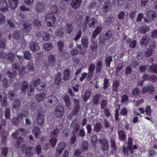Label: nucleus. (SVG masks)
<instances>
[{"instance_id": "obj_1", "label": "nucleus", "mask_w": 157, "mask_h": 157, "mask_svg": "<svg viewBox=\"0 0 157 157\" xmlns=\"http://www.w3.org/2000/svg\"><path fill=\"white\" fill-rule=\"evenodd\" d=\"M45 112L43 110H38L36 115V122L40 126H42L44 122Z\"/></svg>"}, {"instance_id": "obj_2", "label": "nucleus", "mask_w": 157, "mask_h": 157, "mask_svg": "<svg viewBox=\"0 0 157 157\" xmlns=\"http://www.w3.org/2000/svg\"><path fill=\"white\" fill-rule=\"evenodd\" d=\"M46 9V4L44 2H38L35 4L34 10L37 13H41L45 10Z\"/></svg>"}, {"instance_id": "obj_3", "label": "nucleus", "mask_w": 157, "mask_h": 157, "mask_svg": "<svg viewBox=\"0 0 157 157\" xmlns=\"http://www.w3.org/2000/svg\"><path fill=\"white\" fill-rule=\"evenodd\" d=\"M98 141L100 143L99 144L101 149L103 151H107L109 147L108 141L105 138L99 139Z\"/></svg>"}, {"instance_id": "obj_4", "label": "nucleus", "mask_w": 157, "mask_h": 157, "mask_svg": "<svg viewBox=\"0 0 157 157\" xmlns=\"http://www.w3.org/2000/svg\"><path fill=\"white\" fill-rule=\"evenodd\" d=\"M80 125L78 119H74L72 121L70 125V127L73 129L72 133L74 134H76L79 129Z\"/></svg>"}, {"instance_id": "obj_5", "label": "nucleus", "mask_w": 157, "mask_h": 157, "mask_svg": "<svg viewBox=\"0 0 157 157\" xmlns=\"http://www.w3.org/2000/svg\"><path fill=\"white\" fill-rule=\"evenodd\" d=\"M48 63H45L44 66L46 68H48V66L54 67L56 63V58L55 56L51 54L48 56Z\"/></svg>"}, {"instance_id": "obj_6", "label": "nucleus", "mask_w": 157, "mask_h": 157, "mask_svg": "<svg viewBox=\"0 0 157 157\" xmlns=\"http://www.w3.org/2000/svg\"><path fill=\"white\" fill-rule=\"evenodd\" d=\"M64 107L61 105L56 106L55 108V114L56 117H61L63 115L64 112Z\"/></svg>"}, {"instance_id": "obj_7", "label": "nucleus", "mask_w": 157, "mask_h": 157, "mask_svg": "<svg viewBox=\"0 0 157 157\" xmlns=\"http://www.w3.org/2000/svg\"><path fill=\"white\" fill-rule=\"evenodd\" d=\"M9 6L6 1L2 0L0 1V10L3 12L8 11Z\"/></svg>"}, {"instance_id": "obj_8", "label": "nucleus", "mask_w": 157, "mask_h": 157, "mask_svg": "<svg viewBox=\"0 0 157 157\" xmlns=\"http://www.w3.org/2000/svg\"><path fill=\"white\" fill-rule=\"evenodd\" d=\"M82 2V0H72L71 6L72 8L77 9L80 7Z\"/></svg>"}, {"instance_id": "obj_9", "label": "nucleus", "mask_w": 157, "mask_h": 157, "mask_svg": "<svg viewBox=\"0 0 157 157\" xmlns=\"http://www.w3.org/2000/svg\"><path fill=\"white\" fill-rule=\"evenodd\" d=\"M146 16L149 20H152L155 18L156 13L154 10H149L146 13Z\"/></svg>"}, {"instance_id": "obj_10", "label": "nucleus", "mask_w": 157, "mask_h": 157, "mask_svg": "<svg viewBox=\"0 0 157 157\" xmlns=\"http://www.w3.org/2000/svg\"><path fill=\"white\" fill-rule=\"evenodd\" d=\"M44 19L45 21H51L53 24L56 22V17L54 13H52L47 14L45 17Z\"/></svg>"}, {"instance_id": "obj_11", "label": "nucleus", "mask_w": 157, "mask_h": 157, "mask_svg": "<svg viewBox=\"0 0 157 157\" xmlns=\"http://www.w3.org/2000/svg\"><path fill=\"white\" fill-rule=\"evenodd\" d=\"M66 144L64 142H61L58 145L56 149V154H61L63 151L65 146Z\"/></svg>"}, {"instance_id": "obj_12", "label": "nucleus", "mask_w": 157, "mask_h": 157, "mask_svg": "<svg viewBox=\"0 0 157 157\" xmlns=\"http://www.w3.org/2000/svg\"><path fill=\"white\" fill-rule=\"evenodd\" d=\"M30 48L33 51L36 52L40 49V47L38 44L35 42H32L29 45Z\"/></svg>"}, {"instance_id": "obj_13", "label": "nucleus", "mask_w": 157, "mask_h": 157, "mask_svg": "<svg viewBox=\"0 0 157 157\" xmlns=\"http://www.w3.org/2000/svg\"><path fill=\"white\" fill-rule=\"evenodd\" d=\"M149 40L150 38L148 36H144L140 41V44L142 46H145L149 44Z\"/></svg>"}, {"instance_id": "obj_14", "label": "nucleus", "mask_w": 157, "mask_h": 157, "mask_svg": "<svg viewBox=\"0 0 157 157\" xmlns=\"http://www.w3.org/2000/svg\"><path fill=\"white\" fill-rule=\"evenodd\" d=\"M120 86V82L118 80L113 81L112 91L113 92L117 93L118 90V88Z\"/></svg>"}, {"instance_id": "obj_15", "label": "nucleus", "mask_w": 157, "mask_h": 157, "mask_svg": "<svg viewBox=\"0 0 157 157\" xmlns=\"http://www.w3.org/2000/svg\"><path fill=\"white\" fill-rule=\"evenodd\" d=\"M34 151L33 147H27L25 150V153L28 156H31L34 154Z\"/></svg>"}, {"instance_id": "obj_16", "label": "nucleus", "mask_w": 157, "mask_h": 157, "mask_svg": "<svg viewBox=\"0 0 157 157\" xmlns=\"http://www.w3.org/2000/svg\"><path fill=\"white\" fill-rule=\"evenodd\" d=\"M10 8L14 10L17 7L19 2V0H8Z\"/></svg>"}, {"instance_id": "obj_17", "label": "nucleus", "mask_w": 157, "mask_h": 157, "mask_svg": "<svg viewBox=\"0 0 157 157\" xmlns=\"http://www.w3.org/2000/svg\"><path fill=\"white\" fill-rule=\"evenodd\" d=\"M111 5L110 2L108 1H105L104 3L102 10L105 12H107L109 10Z\"/></svg>"}, {"instance_id": "obj_18", "label": "nucleus", "mask_w": 157, "mask_h": 157, "mask_svg": "<svg viewBox=\"0 0 157 157\" xmlns=\"http://www.w3.org/2000/svg\"><path fill=\"white\" fill-rule=\"evenodd\" d=\"M61 76V74L59 72H58L55 76V82L56 84L59 85L61 83L62 79Z\"/></svg>"}, {"instance_id": "obj_19", "label": "nucleus", "mask_w": 157, "mask_h": 157, "mask_svg": "<svg viewBox=\"0 0 157 157\" xmlns=\"http://www.w3.org/2000/svg\"><path fill=\"white\" fill-rule=\"evenodd\" d=\"M102 128V126L100 122L96 123L94 125V131L96 132H100Z\"/></svg>"}, {"instance_id": "obj_20", "label": "nucleus", "mask_w": 157, "mask_h": 157, "mask_svg": "<svg viewBox=\"0 0 157 157\" xmlns=\"http://www.w3.org/2000/svg\"><path fill=\"white\" fill-rule=\"evenodd\" d=\"M28 88V83L26 81H23L21 84V90L24 94H25Z\"/></svg>"}, {"instance_id": "obj_21", "label": "nucleus", "mask_w": 157, "mask_h": 157, "mask_svg": "<svg viewBox=\"0 0 157 157\" xmlns=\"http://www.w3.org/2000/svg\"><path fill=\"white\" fill-rule=\"evenodd\" d=\"M33 132L36 138H38L40 136L41 132L38 127H34L33 130Z\"/></svg>"}, {"instance_id": "obj_22", "label": "nucleus", "mask_w": 157, "mask_h": 157, "mask_svg": "<svg viewBox=\"0 0 157 157\" xmlns=\"http://www.w3.org/2000/svg\"><path fill=\"white\" fill-rule=\"evenodd\" d=\"M71 71L69 69H66L63 72V79L64 81H67L70 77Z\"/></svg>"}, {"instance_id": "obj_23", "label": "nucleus", "mask_w": 157, "mask_h": 157, "mask_svg": "<svg viewBox=\"0 0 157 157\" xmlns=\"http://www.w3.org/2000/svg\"><path fill=\"white\" fill-rule=\"evenodd\" d=\"M100 95L99 94H96L94 96L92 99V101L93 104L95 105H97L100 103Z\"/></svg>"}, {"instance_id": "obj_24", "label": "nucleus", "mask_w": 157, "mask_h": 157, "mask_svg": "<svg viewBox=\"0 0 157 157\" xmlns=\"http://www.w3.org/2000/svg\"><path fill=\"white\" fill-rule=\"evenodd\" d=\"M48 101L50 104H56L58 102L57 98L55 96L52 95L48 96Z\"/></svg>"}, {"instance_id": "obj_25", "label": "nucleus", "mask_w": 157, "mask_h": 157, "mask_svg": "<svg viewBox=\"0 0 157 157\" xmlns=\"http://www.w3.org/2000/svg\"><path fill=\"white\" fill-rule=\"evenodd\" d=\"M91 92L90 91L87 90L84 94L82 98L84 101H86L90 97Z\"/></svg>"}, {"instance_id": "obj_26", "label": "nucleus", "mask_w": 157, "mask_h": 157, "mask_svg": "<svg viewBox=\"0 0 157 157\" xmlns=\"http://www.w3.org/2000/svg\"><path fill=\"white\" fill-rule=\"evenodd\" d=\"M102 28L101 27L98 26L96 27L95 30L94 31L92 36L93 38H95L102 31Z\"/></svg>"}, {"instance_id": "obj_27", "label": "nucleus", "mask_w": 157, "mask_h": 157, "mask_svg": "<svg viewBox=\"0 0 157 157\" xmlns=\"http://www.w3.org/2000/svg\"><path fill=\"white\" fill-rule=\"evenodd\" d=\"M149 72L152 73L156 74L157 73V66L154 65L151 66L148 69Z\"/></svg>"}, {"instance_id": "obj_28", "label": "nucleus", "mask_w": 157, "mask_h": 157, "mask_svg": "<svg viewBox=\"0 0 157 157\" xmlns=\"http://www.w3.org/2000/svg\"><path fill=\"white\" fill-rule=\"evenodd\" d=\"M149 29L146 26H142L140 27L138 29L139 32L141 34H144L148 32Z\"/></svg>"}, {"instance_id": "obj_29", "label": "nucleus", "mask_w": 157, "mask_h": 157, "mask_svg": "<svg viewBox=\"0 0 157 157\" xmlns=\"http://www.w3.org/2000/svg\"><path fill=\"white\" fill-rule=\"evenodd\" d=\"M66 32L67 33L70 34L72 31L73 27L71 23H68L66 25Z\"/></svg>"}, {"instance_id": "obj_30", "label": "nucleus", "mask_w": 157, "mask_h": 157, "mask_svg": "<svg viewBox=\"0 0 157 157\" xmlns=\"http://www.w3.org/2000/svg\"><path fill=\"white\" fill-rule=\"evenodd\" d=\"M119 138L121 140L124 141L126 139V135L124 131L120 130L118 132Z\"/></svg>"}, {"instance_id": "obj_31", "label": "nucleus", "mask_w": 157, "mask_h": 157, "mask_svg": "<svg viewBox=\"0 0 157 157\" xmlns=\"http://www.w3.org/2000/svg\"><path fill=\"white\" fill-rule=\"evenodd\" d=\"M28 70L30 71H33L35 70L34 65L32 61L29 62L27 65Z\"/></svg>"}, {"instance_id": "obj_32", "label": "nucleus", "mask_w": 157, "mask_h": 157, "mask_svg": "<svg viewBox=\"0 0 157 157\" xmlns=\"http://www.w3.org/2000/svg\"><path fill=\"white\" fill-rule=\"evenodd\" d=\"M97 22V20L94 18H91L89 21L88 25L90 28H94V25Z\"/></svg>"}, {"instance_id": "obj_33", "label": "nucleus", "mask_w": 157, "mask_h": 157, "mask_svg": "<svg viewBox=\"0 0 157 157\" xmlns=\"http://www.w3.org/2000/svg\"><path fill=\"white\" fill-rule=\"evenodd\" d=\"M53 46L51 43H46L44 46V49L46 51H49L53 48Z\"/></svg>"}, {"instance_id": "obj_34", "label": "nucleus", "mask_w": 157, "mask_h": 157, "mask_svg": "<svg viewBox=\"0 0 157 157\" xmlns=\"http://www.w3.org/2000/svg\"><path fill=\"white\" fill-rule=\"evenodd\" d=\"M45 93H43L41 94H37L36 97V100L38 101H41L45 97Z\"/></svg>"}, {"instance_id": "obj_35", "label": "nucleus", "mask_w": 157, "mask_h": 157, "mask_svg": "<svg viewBox=\"0 0 157 157\" xmlns=\"http://www.w3.org/2000/svg\"><path fill=\"white\" fill-rule=\"evenodd\" d=\"M112 56H107L105 59V64L107 67H110L111 62L112 61Z\"/></svg>"}, {"instance_id": "obj_36", "label": "nucleus", "mask_w": 157, "mask_h": 157, "mask_svg": "<svg viewBox=\"0 0 157 157\" xmlns=\"http://www.w3.org/2000/svg\"><path fill=\"white\" fill-rule=\"evenodd\" d=\"M7 74L8 77L12 78H14L17 75L16 71L14 70L13 71L12 73L9 71H8Z\"/></svg>"}, {"instance_id": "obj_37", "label": "nucleus", "mask_w": 157, "mask_h": 157, "mask_svg": "<svg viewBox=\"0 0 157 157\" xmlns=\"http://www.w3.org/2000/svg\"><path fill=\"white\" fill-rule=\"evenodd\" d=\"M64 100L66 106L69 107L71 105L70 100L69 97L68 95H66L64 98Z\"/></svg>"}, {"instance_id": "obj_38", "label": "nucleus", "mask_w": 157, "mask_h": 157, "mask_svg": "<svg viewBox=\"0 0 157 157\" xmlns=\"http://www.w3.org/2000/svg\"><path fill=\"white\" fill-rule=\"evenodd\" d=\"M112 32L108 30L105 34V40H109L112 36Z\"/></svg>"}, {"instance_id": "obj_39", "label": "nucleus", "mask_w": 157, "mask_h": 157, "mask_svg": "<svg viewBox=\"0 0 157 157\" xmlns=\"http://www.w3.org/2000/svg\"><path fill=\"white\" fill-rule=\"evenodd\" d=\"M91 50L92 52H96L98 49V45L97 43L94 42L91 46Z\"/></svg>"}, {"instance_id": "obj_40", "label": "nucleus", "mask_w": 157, "mask_h": 157, "mask_svg": "<svg viewBox=\"0 0 157 157\" xmlns=\"http://www.w3.org/2000/svg\"><path fill=\"white\" fill-rule=\"evenodd\" d=\"M81 147L83 151H86L88 147V145L86 141H83L82 143Z\"/></svg>"}, {"instance_id": "obj_41", "label": "nucleus", "mask_w": 157, "mask_h": 157, "mask_svg": "<svg viewBox=\"0 0 157 157\" xmlns=\"http://www.w3.org/2000/svg\"><path fill=\"white\" fill-rule=\"evenodd\" d=\"M57 45L59 51L60 52H62L64 46L63 42L62 41H59L57 43Z\"/></svg>"}, {"instance_id": "obj_42", "label": "nucleus", "mask_w": 157, "mask_h": 157, "mask_svg": "<svg viewBox=\"0 0 157 157\" xmlns=\"http://www.w3.org/2000/svg\"><path fill=\"white\" fill-rule=\"evenodd\" d=\"M20 106V100L18 99L16 100L14 102L13 107L15 109L18 108Z\"/></svg>"}, {"instance_id": "obj_43", "label": "nucleus", "mask_w": 157, "mask_h": 157, "mask_svg": "<svg viewBox=\"0 0 157 157\" xmlns=\"http://www.w3.org/2000/svg\"><path fill=\"white\" fill-rule=\"evenodd\" d=\"M52 138L50 140L49 142L51 143L52 147H54L56 144L57 142L56 137H52Z\"/></svg>"}, {"instance_id": "obj_44", "label": "nucleus", "mask_w": 157, "mask_h": 157, "mask_svg": "<svg viewBox=\"0 0 157 157\" xmlns=\"http://www.w3.org/2000/svg\"><path fill=\"white\" fill-rule=\"evenodd\" d=\"M82 43L83 47L86 48L87 47L88 45V38H86L82 39Z\"/></svg>"}, {"instance_id": "obj_45", "label": "nucleus", "mask_w": 157, "mask_h": 157, "mask_svg": "<svg viewBox=\"0 0 157 157\" xmlns=\"http://www.w3.org/2000/svg\"><path fill=\"white\" fill-rule=\"evenodd\" d=\"M97 140L98 139L96 135H94L92 136L91 138V141L92 145L95 146Z\"/></svg>"}, {"instance_id": "obj_46", "label": "nucleus", "mask_w": 157, "mask_h": 157, "mask_svg": "<svg viewBox=\"0 0 157 157\" xmlns=\"http://www.w3.org/2000/svg\"><path fill=\"white\" fill-rule=\"evenodd\" d=\"M59 130L57 128H56L53 131L50 133L51 137H55L58 136L59 133Z\"/></svg>"}, {"instance_id": "obj_47", "label": "nucleus", "mask_w": 157, "mask_h": 157, "mask_svg": "<svg viewBox=\"0 0 157 157\" xmlns=\"http://www.w3.org/2000/svg\"><path fill=\"white\" fill-rule=\"evenodd\" d=\"M24 58L28 60H29L31 59V55L30 53L28 51H26L24 53Z\"/></svg>"}, {"instance_id": "obj_48", "label": "nucleus", "mask_w": 157, "mask_h": 157, "mask_svg": "<svg viewBox=\"0 0 157 157\" xmlns=\"http://www.w3.org/2000/svg\"><path fill=\"white\" fill-rule=\"evenodd\" d=\"M9 96L11 100H13L15 97V94L14 91L12 90L9 92Z\"/></svg>"}, {"instance_id": "obj_49", "label": "nucleus", "mask_w": 157, "mask_h": 157, "mask_svg": "<svg viewBox=\"0 0 157 157\" xmlns=\"http://www.w3.org/2000/svg\"><path fill=\"white\" fill-rule=\"evenodd\" d=\"M110 142L111 147L113 148V149L114 150H116L117 149V147L116 146L115 141L114 140L111 138Z\"/></svg>"}, {"instance_id": "obj_50", "label": "nucleus", "mask_w": 157, "mask_h": 157, "mask_svg": "<svg viewBox=\"0 0 157 157\" xmlns=\"http://www.w3.org/2000/svg\"><path fill=\"white\" fill-rule=\"evenodd\" d=\"M15 55L12 52H10L7 55L8 59L11 62L14 59Z\"/></svg>"}, {"instance_id": "obj_51", "label": "nucleus", "mask_w": 157, "mask_h": 157, "mask_svg": "<svg viewBox=\"0 0 157 157\" xmlns=\"http://www.w3.org/2000/svg\"><path fill=\"white\" fill-rule=\"evenodd\" d=\"M137 13L136 10L132 11L129 13V16L133 20L135 18L136 13Z\"/></svg>"}, {"instance_id": "obj_52", "label": "nucleus", "mask_w": 157, "mask_h": 157, "mask_svg": "<svg viewBox=\"0 0 157 157\" xmlns=\"http://www.w3.org/2000/svg\"><path fill=\"white\" fill-rule=\"evenodd\" d=\"M6 22L5 17L1 13H0V25L4 24Z\"/></svg>"}, {"instance_id": "obj_53", "label": "nucleus", "mask_w": 157, "mask_h": 157, "mask_svg": "<svg viewBox=\"0 0 157 157\" xmlns=\"http://www.w3.org/2000/svg\"><path fill=\"white\" fill-rule=\"evenodd\" d=\"M13 37L14 39L18 40L20 37V34L19 32H15L13 34Z\"/></svg>"}, {"instance_id": "obj_54", "label": "nucleus", "mask_w": 157, "mask_h": 157, "mask_svg": "<svg viewBox=\"0 0 157 157\" xmlns=\"http://www.w3.org/2000/svg\"><path fill=\"white\" fill-rule=\"evenodd\" d=\"M23 26L24 28L28 32H29L31 28V25L30 23L24 24Z\"/></svg>"}, {"instance_id": "obj_55", "label": "nucleus", "mask_w": 157, "mask_h": 157, "mask_svg": "<svg viewBox=\"0 0 157 157\" xmlns=\"http://www.w3.org/2000/svg\"><path fill=\"white\" fill-rule=\"evenodd\" d=\"M125 15L124 12L121 11L118 15V18L120 20L123 19L124 18Z\"/></svg>"}, {"instance_id": "obj_56", "label": "nucleus", "mask_w": 157, "mask_h": 157, "mask_svg": "<svg viewBox=\"0 0 157 157\" xmlns=\"http://www.w3.org/2000/svg\"><path fill=\"white\" fill-rule=\"evenodd\" d=\"M51 10L54 14L56 13L58 11L57 7L55 5L52 6L51 8Z\"/></svg>"}, {"instance_id": "obj_57", "label": "nucleus", "mask_w": 157, "mask_h": 157, "mask_svg": "<svg viewBox=\"0 0 157 157\" xmlns=\"http://www.w3.org/2000/svg\"><path fill=\"white\" fill-rule=\"evenodd\" d=\"M109 80L106 78H105L104 80V84L103 86V88L106 89L108 86Z\"/></svg>"}, {"instance_id": "obj_58", "label": "nucleus", "mask_w": 157, "mask_h": 157, "mask_svg": "<svg viewBox=\"0 0 157 157\" xmlns=\"http://www.w3.org/2000/svg\"><path fill=\"white\" fill-rule=\"evenodd\" d=\"M149 80L154 82H157V77L154 75H151L149 78Z\"/></svg>"}, {"instance_id": "obj_59", "label": "nucleus", "mask_w": 157, "mask_h": 157, "mask_svg": "<svg viewBox=\"0 0 157 157\" xmlns=\"http://www.w3.org/2000/svg\"><path fill=\"white\" fill-rule=\"evenodd\" d=\"M12 122L13 124L17 125L19 124V120L17 117H14L12 119Z\"/></svg>"}, {"instance_id": "obj_60", "label": "nucleus", "mask_w": 157, "mask_h": 157, "mask_svg": "<svg viewBox=\"0 0 157 157\" xmlns=\"http://www.w3.org/2000/svg\"><path fill=\"white\" fill-rule=\"evenodd\" d=\"M6 42V39L3 38L0 42V47L1 48H3L5 47Z\"/></svg>"}, {"instance_id": "obj_61", "label": "nucleus", "mask_w": 157, "mask_h": 157, "mask_svg": "<svg viewBox=\"0 0 157 157\" xmlns=\"http://www.w3.org/2000/svg\"><path fill=\"white\" fill-rule=\"evenodd\" d=\"M82 33L81 30H79L78 33V34L76 35L75 37L74 38V40L75 41H77L82 36Z\"/></svg>"}, {"instance_id": "obj_62", "label": "nucleus", "mask_w": 157, "mask_h": 157, "mask_svg": "<svg viewBox=\"0 0 157 157\" xmlns=\"http://www.w3.org/2000/svg\"><path fill=\"white\" fill-rule=\"evenodd\" d=\"M33 23L35 25L38 27H40L41 26V22L37 19H34L33 21Z\"/></svg>"}, {"instance_id": "obj_63", "label": "nucleus", "mask_w": 157, "mask_h": 157, "mask_svg": "<svg viewBox=\"0 0 157 157\" xmlns=\"http://www.w3.org/2000/svg\"><path fill=\"white\" fill-rule=\"evenodd\" d=\"M5 115L6 118L9 119L10 118V111L9 109H7L5 112Z\"/></svg>"}, {"instance_id": "obj_64", "label": "nucleus", "mask_w": 157, "mask_h": 157, "mask_svg": "<svg viewBox=\"0 0 157 157\" xmlns=\"http://www.w3.org/2000/svg\"><path fill=\"white\" fill-rule=\"evenodd\" d=\"M95 67V66L94 64L93 63H91L89 67V71L90 72H93Z\"/></svg>"}]
</instances>
